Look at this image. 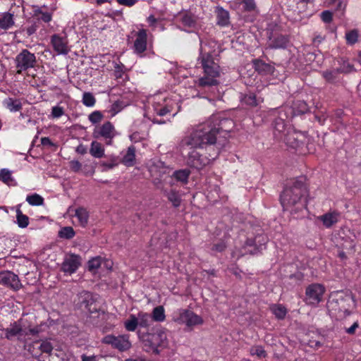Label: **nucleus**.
<instances>
[{
	"instance_id": "nucleus-1",
	"label": "nucleus",
	"mask_w": 361,
	"mask_h": 361,
	"mask_svg": "<svg viewBox=\"0 0 361 361\" xmlns=\"http://www.w3.org/2000/svg\"><path fill=\"white\" fill-rule=\"evenodd\" d=\"M232 126L231 120H220L218 116H212L205 122L195 126L180 142L182 154L185 157L187 164L201 169L209 164L211 160L215 159L219 154L217 150L214 149L209 157H202L195 149L214 145L216 140V135L220 131L228 132Z\"/></svg>"
},
{
	"instance_id": "nucleus-2",
	"label": "nucleus",
	"mask_w": 361,
	"mask_h": 361,
	"mask_svg": "<svg viewBox=\"0 0 361 361\" xmlns=\"http://www.w3.org/2000/svg\"><path fill=\"white\" fill-rule=\"evenodd\" d=\"M307 195L305 184L302 180H295L284 189L280 200L284 209L298 213L307 207Z\"/></svg>"
},
{
	"instance_id": "nucleus-3",
	"label": "nucleus",
	"mask_w": 361,
	"mask_h": 361,
	"mask_svg": "<svg viewBox=\"0 0 361 361\" xmlns=\"http://www.w3.org/2000/svg\"><path fill=\"white\" fill-rule=\"evenodd\" d=\"M197 63L203 69V75L198 79L197 85L201 87L216 86L219 84L218 78L221 75V69L218 62L215 61L210 51L200 44V55Z\"/></svg>"
},
{
	"instance_id": "nucleus-4",
	"label": "nucleus",
	"mask_w": 361,
	"mask_h": 361,
	"mask_svg": "<svg viewBox=\"0 0 361 361\" xmlns=\"http://www.w3.org/2000/svg\"><path fill=\"white\" fill-rule=\"evenodd\" d=\"M141 340L146 351L159 354L168 345L167 330L160 326H156L151 332L142 335Z\"/></svg>"
},
{
	"instance_id": "nucleus-5",
	"label": "nucleus",
	"mask_w": 361,
	"mask_h": 361,
	"mask_svg": "<svg viewBox=\"0 0 361 361\" xmlns=\"http://www.w3.org/2000/svg\"><path fill=\"white\" fill-rule=\"evenodd\" d=\"M173 320L179 324H185L190 329L197 325H201L204 322L200 316L191 310L185 309H180L174 312Z\"/></svg>"
},
{
	"instance_id": "nucleus-6",
	"label": "nucleus",
	"mask_w": 361,
	"mask_h": 361,
	"mask_svg": "<svg viewBox=\"0 0 361 361\" xmlns=\"http://www.w3.org/2000/svg\"><path fill=\"white\" fill-rule=\"evenodd\" d=\"M16 73H22L30 68L35 66L37 63L36 56L27 49L22 50L16 57Z\"/></svg>"
},
{
	"instance_id": "nucleus-7",
	"label": "nucleus",
	"mask_w": 361,
	"mask_h": 361,
	"mask_svg": "<svg viewBox=\"0 0 361 361\" xmlns=\"http://www.w3.org/2000/svg\"><path fill=\"white\" fill-rule=\"evenodd\" d=\"M6 338L11 340L14 337H18L19 340H23L24 336L28 334L36 335L40 329L38 326L30 329H22L17 323H14L9 328L4 330Z\"/></svg>"
},
{
	"instance_id": "nucleus-8",
	"label": "nucleus",
	"mask_w": 361,
	"mask_h": 361,
	"mask_svg": "<svg viewBox=\"0 0 361 361\" xmlns=\"http://www.w3.org/2000/svg\"><path fill=\"white\" fill-rule=\"evenodd\" d=\"M94 138L102 137L106 140V144L110 145L111 140L116 135V130L110 121H106L102 125H97L94 127L92 133Z\"/></svg>"
},
{
	"instance_id": "nucleus-9",
	"label": "nucleus",
	"mask_w": 361,
	"mask_h": 361,
	"mask_svg": "<svg viewBox=\"0 0 361 361\" xmlns=\"http://www.w3.org/2000/svg\"><path fill=\"white\" fill-rule=\"evenodd\" d=\"M325 293V288L320 283H312L306 288V302L308 304L316 305L322 300Z\"/></svg>"
},
{
	"instance_id": "nucleus-10",
	"label": "nucleus",
	"mask_w": 361,
	"mask_h": 361,
	"mask_svg": "<svg viewBox=\"0 0 361 361\" xmlns=\"http://www.w3.org/2000/svg\"><path fill=\"white\" fill-rule=\"evenodd\" d=\"M81 265V258L75 254L66 255L61 264V271L68 275L75 273Z\"/></svg>"
},
{
	"instance_id": "nucleus-11",
	"label": "nucleus",
	"mask_w": 361,
	"mask_h": 361,
	"mask_svg": "<svg viewBox=\"0 0 361 361\" xmlns=\"http://www.w3.org/2000/svg\"><path fill=\"white\" fill-rule=\"evenodd\" d=\"M103 342L104 343L111 345L113 347L118 348L120 350H128L131 346L129 337L127 335L118 336L107 335L103 338Z\"/></svg>"
},
{
	"instance_id": "nucleus-12",
	"label": "nucleus",
	"mask_w": 361,
	"mask_h": 361,
	"mask_svg": "<svg viewBox=\"0 0 361 361\" xmlns=\"http://www.w3.org/2000/svg\"><path fill=\"white\" fill-rule=\"evenodd\" d=\"M0 284L14 290H19L22 286L18 276L9 271L0 272Z\"/></svg>"
},
{
	"instance_id": "nucleus-13",
	"label": "nucleus",
	"mask_w": 361,
	"mask_h": 361,
	"mask_svg": "<svg viewBox=\"0 0 361 361\" xmlns=\"http://www.w3.org/2000/svg\"><path fill=\"white\" fill-rule=\"evenodd\" d=\"M77 305L80 308L87 312L92 313L97 311V307L94 305V300L91 293L87 291H82L77 297Z\"/></svg>"
},
{
	"instance_id": "nucleus-14",
	"label": "nucleus",
	"mask_w": 361,
	"mask_h": 361,
	"mask_svg": "<svg viewBox=\"0 0 361 361\" xmlns=\"http://www.w3.org/2000/svg\"><path fill=\"white\" fill-rule=\"evenodd\" d=\"M353 298L350 295H343L342 294H337L336 298H331L328 301V307L334 308L335 310L339 312H346L348 310L346 304L349 305L353 302Z\"/></svg>"
},
{
	"instance_id": "nucleus-15",
	"label": "nucleus",
	"mask_w": 361,
	"mask_h": 361,
	"mask_svg": "<svg viewBox=\"0 0 361 361\" xmlns=\"http://www.w3.org/2000/svg\"><path fill=\"white\" fill-rule=\"evenodd\" d=\"M147 30L145 29L140 30L135 35V39L133 44L134 52L136 54L142 56V54L147 49Z\"/></svg>"
},
{
	"instance_id": "nucleus-16",
	"label": "nucleus",
	"mask_w": 361,
	"mask_h": 361,
	"mask_svg": "<svg viewBox=\"0 0 361 361\" xmlns=\"http://www.w3.org/2000/svg\"><path fill=\"white\" fill-rule=\"evenodd\" d=\"M51 43L54 50L58 54L66 55L70 51L68 41L66 37H61L59 35H54L51 37Z\"/></svg>"
},
{
	"instance_id": "nucleus-17",
	"label": "nucleus",
	"mask_w": 361,
	"mask_h": 361,
	"mask_svg": "<svg viewBox=\"0 0 361 361\" xmlns=\"http://www.w3.org/2000/svg\"><path fill=\"white\" fill-rule=\"evenodd\" d=\"M68 212L73 213L71 216L75 218L78 225L83 228L87 226L89 221L90 214L86 208L82 207H79L75 209L70 207Z\"/></svg>"
},
{
	"instance_id": "nucleus-18",
	"label": "nucleus",
	"mask_w": 361,
	"mask_h": 361,
	"mask_svg": "<svg viewBox=\"0 0 361 361\" xmlns=\"http://www.w3.org/2000/svg\"><path fill=\"white\" fill-rule=\"evenodd\" d=\"M52 350L53 345L47 340L35 341L29 348V351L34 357H38L41 353H47L49 355Z\"/></svg>"
},
{
	"instance_id": "nucleus-19",
	"label": "nucleus",
	"mask_w": 361,
	"mask_h": 361,
	"mask_svg": "<svg viewBox=\"0 0 361 361\" xmlns=\"http://www.w3.org/2000/svg\"><path fill=\"white\" fill-rule=\"evenodd\" d=\"M231 8L241 11H254L256 4L254 0H233L231 2Z\"/></svg>"
},
{
	"instance_id": "nucleus-20",
	"label": "nucleus",
	"mask_w": 361,
	"mask_h": 361,
	"mask_svg": "<svg viewBox=\"0 0 361 361\" xmlns=\"http://www.w3.org/2000/svg\"><path fill=\"white\" fill-rule=\"evenodd\" d=\"M339 219L340 213L336 211L329 212L323 215L317 216V220L322 222L324 226L326 228H329L338 223Z\"/></svg>"
},
{
	"instance_id": "nucleus-21",
	"label": "nucleus",
	"mask_w": 361,
	"mask_h": 361,
	"mask_svg": "<svg viewBox=\"0 0 361 361\" xmlns=\"http://www.w3.org/2000/svg\"><path fill=\"white\" fill-rule=\"evenodd\" d=\"M217 23L221 26H226L230 23L229 13L228 11L224 9L222 7H216V11Z\"/></svg>"
},
{
	"instance_id": "nucleus-22",
	"label": "nucleus",
	"mask_w": 361,
	"mask_h": 361,
	"mask_svg": "<svg viewBox=\"0 0 361 361\" xmlns=\"http://www.w3.org/2000/svg\"><path fill=\"white\" fill-rule=\"evenodd\" d=\"M4 106L11 112H17L21 110L23 104L20 99L13 98H6L4 100Z\"/></svg>"
},
{
	"instance_id": "nucleus-23",
	"label": "nucleus",
	"mask_w": 361,
	"mask_h": 361,
	"mask_svg": "<svg viewBox=\"0 0 361 361\" xmlns=\"http://www.w3.org/2000/svg\"><path fill=\"white\" fill-rule=\"evenodd\" d=\"M121 162L126 166H133L135 163V147L130 146L122 158Z\"/></svg>"
},
{
	"instance_id": "nucleus-24",
	"label": "nucleus",
	"mask_w": 361,
	"mask_h": 361,
	"mask_svg": "<svg viewBox=\"0 0 361 361\" xmlns=\"http://www.w3.org/2000/svg\"><path fill=\"white\" fill-rule=\"evenodd\" d=\"M14 25L13 15L6 12L1 14L0 27L4 30H8Z\"/></svg>"
},
{
	"instance_id": "nucleus-25",
	"label": "nucleus",
	"mask_w": 361,
	"mask_h": 361,
	"mask_svg": "<svg viewBox=\"0 0 361 361\" xmlns=\"http://www.w3.org/2000/svg\"><path fill=\"white\" fill-rule=\"evenodd\" d=\"M164 194L174 207H178L180 205L182 200L178 191L172 189L169 192L165 191Z\"/></svg>"
},
{
	"instance_id": "nucleus-26",
	"label": "nucleus",
	"mask_w": 361,
	"mask_h": 361,
	"mask_svg": "<svg viewBox=\"0 0 361 361\" xmlns=\"http://www.w3.org/2000/svg\"><path fill=\"white\" fill-rule=\"evenodd\" d=\"M288 44V39L286 36L279 35L270 40L269 47L274 49L286 47Z\"/></svg>"
},
{
	"instance_id": "nucleus-27",
	"label": "nucleus",
	"mask_w": 361,
	"mask_h": 361,
	"mask_svg": "<svg viewBox=\"0 0 361 361\" xmlns=\"http://www.w3.org/2000/svg\"><path fill=\"white\" fill-rule=\"evenodd\" d=\"M180 21L182 23V25L185 29H191L195 28L196 25V20L195 17L188 13H184L180 16Z\"/></svg>"
},
{
	"instance_id": "nucleus-28",
	"label": "nucleus",
	"mask_w": 361,
	"mask_h": 361,
	"mask_svg": "<svg viewBox=\"0 0 361 361\" xmlns=\"http://www.w3.org/2000/svg\"><path fill=\"white\" fill-rule=\"evenodd\" d=\"M90 153L95 158H102L104 155V148L101 143L92 141L90 145Z\"/></svg>"
},
{
	"instance_id": "nucleus-29",
	"label": "nucleus",
	"mask_w": 361,
	"mask_h": 361,
	"mask_svg": "<svg viewBox=\"0 0 361 361\" xmlns=\"http://www.w3.org/2000/svg\"><path fill=\"white\" fill-rule=\"evenodd\" d=\"M267 242V238L263 235H259L254 240L249 239L246 242L247 246H253L255 250L262 249V246L264 245Z\"/></svg>"
},
{
	"instance_id": "nucleus-30",
	"label": "nucleus",
	"mask_w": 361,
	"mask_h": 361,
	"mask_svg": "<svg viewBox=\"0 0 361 361\" xmlns=\"http://www.w3.org/2000/svg\"><path fill=\"white\" fill-rule=\"evenodd\" d=\"M152 319L155 322H162L166 319L165 310L163 306H157L153 309Z\"/></svg>"
},
{
	"instance_id": "nucleus-31",
	"label": "nucleus",
	"mask_w": 361,
	"mask_h": 361,
	"mask_svg": "<svg viewBox=\"0 0 361 361\" xmlns=\"http://www.w3.org/2000/svg\"><path fill=\"white\" fill-rule=\"evenodd\" d=\"M136 317L138 320V325L140 327H148L152 322L151 316L146 312H140L137 314Z\"/></svg>"
},
{
	"instance_id": "nucleus-32",
	"label": "nucleus",
	"mask_w": 361,
	"mask_h": 361,
	"mask_svg": "<svg viewBox=\"0 0 361 361\" xmlns=\"http://www.w3.org/2000/svg\"><path fill=\"white\" fill-rule=\"evenodd\" d=\"M271 312L276 316L279 319H283L287 313L286 308L281 305H273L270 307Z\"/></svg>"
},
{
	"instance_id": "nucleus-33",
	"label": "nucleus",
	"mask_w": 361,
	"mask_h": 361,
	"mask_svg": "<svg viewBox=\"0 0 361 361\" xmlns=\"http://www.w3.org/2000/svg\"><path fill=\"white\" fill-rule=\"evenodd\" d=\"M190 173V171L188 169L178 170L173 173V177L178 181H180L183 183H186L188 182Z\"/></svg>"
},
{
	"instance_id": "nucleus-34",
	"label": "nucleus",
	"mask_w": 361,
	"mask_h": 361,
	"mask_svg": "<svg viewBox=\"0 0 361 361\" xmlns=\"http://www.w3.org/2000/svg\"><path fill=\"white\" fill-rule=\"evenodd\" d=\"M16 222L20 228H26L29 224V218L23 214L20 209L16 210Z\"/></svg>"
},
{
	"instance_id": "nucleus-35",
	"label": "nucleus",
	"mask_w": 361,
	"mask_h": 361,
	"mask_svg": "<svg viewBox=\"0 0 361 361\" xmlns=\"http://www.w3.org/2000/svg\"><path fill=\"white\" fill-rule=\"evenodd\" d=\"M138 325V320L135 315L130 314L129 318L124 322V326L128 331H134Z\"/></svg>"
},
{
	"instance_id": "nucleus-36",
	"label": "nucleus",
	"mask_w": 361,
	"mask_h": 361,
	"mask_svg": "<svg viewBox=\"0 0 361 361\" xmlns=\"http://www.w3.org/2000/svg\"><path fill=\"white\" fill-rule=\"evenodd\" d=\"M340 67L336 68V72L339 73H348L353 71V66L350 64L347 60L341 59L338 61Z\"/></svg>"
},
{
	"instance_id": "nucleus-37",
	"label": "nucleus",
	"mask_w": 361,
	"mask_h": 361,
	"mask_svg": "<svg viewBox=\"0 0 361 361\" xmlns=\"http://www.w3.org/2000/svg\"><path fill=\"white\" fill-rule=\"evenodd\" d=\"M26 201L29 204L32 206H40L44 204V198L37 193L27 195L26 197Z\"/></svg>"
},
{
	"instance_id": "nucleus-38",
	"label": "nucleus",
	"mask_w": 361,
	"mask_h": 361,
	"mask_svg": "<svg viewBox=\"0 0 361 361\" xmlns=\"http://www.w3.org/2000/svg\"><path fill=\"white\" fill-rule=\"evenodd\" d=\"M255 68L259 73H269L273 71V67L271 65L261 61H256L255 62Z\"/></svg>"
},
{
	"instance_id": "nucleus-39",
	"label": "nucleus",
	"mask_w": 361,
	"mask_h": 361,
	"mask_svg": "<svg viewBox=\"0 0 361 361\" xmlns=\"http://www.w3.org/2000/svg\"><path fill=\"white\" fill-rule=\"evenodd\" d=\"M243 102H245V104L250 105L251 106H256L260 102H262V100L257 99L256 96L254 94L250 93L245 95V97H243Z\"/></svg>"
},
{
	"instance_id": "nucleus-40",
	"label": "nucleus",
	"mask_w": 361,
	"mask_h": 361,
	"mask_svg": "<svg viewBox=\"0 0 361 361\" xmlns=\"http://www.w3.org/2000/svg\"><path fill=\"white\" fill-rule=\"evenodd\" d=\"M0 180L7 185H11L13 181V178L11 176V171L6 169H1L0 171Z\"/></svg>"
},
{
	"instance_id": "nucleus-41",
	"label": "nucleus",
	"mask_w": 361,
	"mask_h": 361,
	"mask_svg": "<svg viewBox=\"0 0 361 361\" xmlns=\"http://www.w3.org/2000/svg\"><path fill=\"white\" fill-rule=\"evenodd\" d=\"M75 231L73 228L71 226H66L62 228L59 235L61 238H66V239H71L75 236Z\"/></svg>"
},
{
	"instance_id": "nucleus-42",
	"label": "nucleus",
	"mask_w": 361,
	"mask_h": 361,
	"mask_svg": "<svg viewBox=\"0 0 361 361\" xmlns=\"http://www.w3.org/2000/svg\"><path fill=\"white\" fill-rule=\"evenodd\" d=\"M82 104L88 107L93 106L96 103V99L90 92H85L82 95Z\"/></svg>"
},
{
	"instance_id": "nucleus-43",
	"label": "nucleus",
	"mask_w": 361,
	"mask_h": 361,
	"mask_svg": "<svg viewBox=\"0 0 361 361\" xmlns=\"http://www.w3.org/2000/svg\"><path fill=\"white\" fill-rule=\"evenodd\" d=\"M359 37L358 31L355 29L347 32L345 34V39L348 44H354L357 42Z\"/></svg>"
},
{
	"instance_id": "nucleus-44",
	"label": "nucleus",
	"mask_w": 361,
	"mask_h": 361,
	"mask_svg": "<svg viewBox=\"0 0 361 361\" xmlns=\"http://www.w3.org/2000/svg\"><path fill=\"white\" fill-rule=\"evenodd\" d=\"M250 353L252 355H255L259 358L265 357L267 355L265 350L261 345L252 346L250 350Z\"/></svg>"
},
{
	"instance_id": "nucleus-45",
	"label": "nucleus",
	"mask_w": 361,
	"mask_h": 361,
	"mask_svg": "<svg viewBox=\"0 0 361 361\" xmlns=\"http://www.w3.org/2000/svg\"><path fill=\"white\" fill-rule=\"evenodd\" d=\"M64 114H65L64 108L57 105V106H54L51 108V114H50L49 117L52 118H59Z\"/></svg>"
},
{
	"instance_id": "nucleus-46",
	"label": "nucleus",
	"mask_w": 361,
	"mask_h": 361,
	"mask_svg": "<svg viewBox=\"0 0 361 361\" xmlns=\"http://www.w3.org/2000/svg\"><path fill=\"white\" fill-rule=\"evenodd\" d=\"M102 259L99 257H94L88 262V269L90 271H95L102 264Z\"/></svg>"
},
{
	"instance_id": "nucleus-47",
	"label": "nucleus",
	"mask_w": 361,
	"mask_h": 361,
	"mask_svg": "<svg viewBox=\"0 0 361 361\" xmlns=\"http://www.w3.org/2000/svg\"><path fill=\"white\" fill-rule=\"evenodd\" d=\"M88 118H89V121L92 123L95 124V123H99L102 120L103 115L100 111H93L92 114H90L89 115Z\"/></svg>"
},
{
	"instance_id": "nucleus-48",
	"label": "nucleus",
	"mask_w": 361,
	"mask_h": 361,
	"mask_svg": "<svg viewBox=\"0 0 361 361\" xmlns=\"http://www.w3.org/2000/svg\"><path fill=\"white\" fill-rule=\"evenodd\" d=\"M285 141L288 145L293 148L298 146V140L295 137V133H288L285 138Z\"/></svg>"
},
{
	"instance_id": "nucleus-49",
	"label": "nucleus",
	"mask_w": 361,
	"mask_h": 361,
	"mask_svg": "<svg viewBox=\"0 0 361 361\" xmlns=\"http://www.w3.org/2000/svg\"><path fill=\"white\" fill-rule=\"evenodd\" d=\"M55 10L56 7H52L51 8L49 12L44 11V12L40 16L39 19H41L44 23H49L52 20V14Z\"/></svg>"
},
{
	"instance_id": "nucleus-50",
	"label": "nucleus",
	"mask_w": 361,
	"mask_h": 361,
	"mask_svg": "<svg viewBox=\"0 0 361 361\" xmlns=\"http://www.w3.org/2000/svg\"><path fill=\"white\" fill-rule=\"evenodd\" d=\"M339 73L336 72V69L332 70V71H324L322 75L323 77L327 80V81H333L335 78H336L338 74Z\"/></svg>"
},
{
	"instance_id": "nucleus-51",
	"label": "nucleus",
	"mask_w": 361,
	"mask_h": 361,
	"mask_svg": "<svg viewBox=\"0 0 361 361\" xmlns=\"http://www.w3.org/2000/svg\"><path fill=\"white\" fill-rule=\"evenodd\" d=\"M226 247V245L224 241L218 242L213 245L212 250L214 252H221Z\"/></svg>"
},
{
	"instance_id": "nucleus-52",
	"label": "nucleus",
	"mask_w": 361,
	"mask_h": 361,
	"mask_svg": "<svg viewBox=\"0 0 361 361\" xmlns=\"http://www.w3.org/2000/svg\"><path fill=\"white\" fill-rule=\"evenodd\" d=\"M320 16L322 20L326 23H329L332 21L333 14L329 11H324L322 12Z\"/></svg>"
},
{
	"instance_id": "nucleus-53",
	"label": "nucleus",
	"mask_w": 361,
	"mask_h": 361,
	"mask_svg": "<svg viewBox=\"0 0 361 361\" xmlns=\"http://www.w3.org/2000/svg\"><path fill=\"white\" fill-rule=\"evenodd\" d=\"M70 168L75 172H78L81 170L82 164L77 160H72L69 163Z\"/></svg>"
},
{
	"instance_id": "nucleus-54",
	"label": "nucleus",
	"mask_w": 361,
	"mask_h": 361,
	"mask_svg": "<svg viewBox=\"0 0 361 361\" xmlns=\"http://www.w3.org/2000/svg\"><path fill=\"white\" fill-rule=\"evenodd\" d=\"M154 111L159 116H165L168 113L171 112V109L169 106L159 107L154 106Z\"/></svg>"
},
{
	"instance_id": "nucleus-55",
	"label": "nucleus",
	"mask_w": 361,
	"mask_h": 361,
	"mask_svg": "<svg viewBox=\"0 0 361 361\" xmlns=\"http://www.w3.org/2000/svg\"><path fill=\"white\" fill-rule=\"evenodd\" d=\"M120 5L132 6L135 4L137 0H116Z\"/></svg>"
},
{
	"instance_id": "nucleus-56",
	"label": "nucleus",
	"mask_w": 361,
	"mask_h": 361,
	"mask_svg": "<svg viewBox=\"0 0 361 361\" xmlns=\"http://www.w3.org/2000/svg\"><path fill=\"white\" fill-rule=\"evenodd\" d=\"M46 6H43L42 7L39 6H34L33 8V13L34 16L36 17H38L42 15V13L44 12V8H46Z\"/></svg>"
},
{
	"instance_id": "nucleus-57",
	"label": "nucleus",
	"mask_w": 361,
	"mask_h": 361,
	"mask_svg": "<svg viewBox=\"0 0 361 361\" xmlns=\"http://www.w3.org/2000/svg\"><path fill=\"white\" fill-rule=\"evenodd\" d=\"M275 128L279 132H283L285 129V124L283 121V119H280V121L278 122L276 121Z\"/></svg>"
},
{
	"instance_id": "nucleus-58",
	"label": "nucleus",
	"mask_w": 361,
	"mask_h": 361,
	"mask_svg": "<svg viewBox=\"0 0 361 361\" xmlns=\"http://www.w3.org/2000/svg\"><path fill=\"white\" fill-rule=\"evenodd\" d=\"M358 322H355L353 324V325L350 327L347 328L345 331L349 334H353L355 332V330L358 328Z\"/></svg>"
},
{
	"instance_id": "nucleus-59",
	"label": "nucleus",
	"mask_w": 361,
	"mask_h": 361,
	"mask_svg": "<svg viewBox=\"0 0 361 361\" xmlns=\"http://www.w3.org/2000/svg\"><path fill=\"white\" fill-rule=\"evenodd\" d=\"M149 26L155 27L156 23H157L158 20L152 15L149 16L147 19Z\"/></svg>"
},
{
	"instance_id": "nucleus-60",
	"label": "nucleus",
	"mask_w": 361,
	"mask_h": 361,
	"mask_svg": "<svg viewBox=\"0 0 361 361\" xmlns=\"http://www.w3.org/2000/svg\"><path fill=\"white\" fill-rule=\"evenodd\" d=\"M81 359L82 361H98L96 355L87 356L86 355H82Z\"/></svg>"
},
{
	"instance_id": "nucleus-61",
	"label": "nucleus",
	"mask_w": 361,
	"mask_h": 361,
	"mask_svg": "<svg viewBox=\"0 0 361 361\" xmlns=\"http://www.w3.org/2000/svg\"><path fill=\"white\" fill-rule=\"evenodd\" d=\"M121 109V107L120 106V103L118 102H116L114 103L111 106V111H114V114H116L119 112Z\"/></svg>"
},
{
	"instance_id": "nucleus-62",
	"label": "nucleus",
	"mask_w": 361,
	"mask_h": 361,
	"mask_svg": "<svg viewBox=\"0 0 361 361\" xmlns=\"http://www.w3.org/2000/svg\"><path fill=\"white\" fill-rule=\"evenodd\" d=\"M101 165L106 167L108 169H113L114 167H115L117 165V164L114 161H113L110 163H106V162L104 161V162H102Z\"/></svg>"
},
{
	"instance_id": "nucleus-63",
	"label": "nucleus",
	"mask_w": 361,
	"mask_h": 361,
	"mask_svg": "<svg viewBox=\"0 0 361 361\" xmlns=\"http://www.w3.org/2000/svg\"><path fill=\"white\" fill-rule=\"evenodd\" d=\"M41 143L42 145H53L51 140L47 137H44L41 138Z\"/></svg>"
},
{
	"instance_id": "nucleus-64",
	"label": "nucleus",
	"mask_w": 361,
	"mask_h": 361,
	"mask_svg": "<svg viewBox=\"0 0 361 361\" xmlns=\"http://www.w3.org/2000/svg\"><path fill=\"white\" fill-rule=\"evenodd\" d=\"M76 152L78 153V154H85L87 153V149L85 148V147L82 145H80L77 149H76Z\"/></svg>"
}]
</instances>
